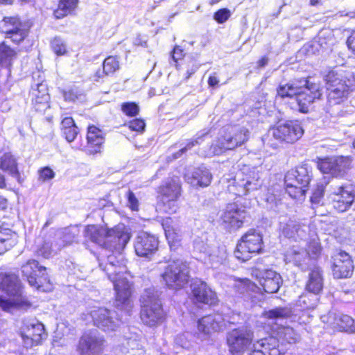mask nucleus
Listing matches in <instances>:
<instances>
[{
  "instance_id": "obj_1",
  "label": "nucleus",
  "mask_w": 355,
  "mask_h": 355,
  "mask_svg": "<svg viewBox=\"0 0 355 355\" xmlns=\"http://www.w3.org/2000/svg\"><path fill=\"white\" fill-rule=\"evenodd\" d=\"M85 236L104 250L98 258L99 267L114 284L115 306L129 313L132 308V285L122 277L125 266L114 254L121 255L131 237L129 230L123 224H119L112 229L90 225L85 229Z\"/></svg>"
},
{
  "instance_id": "obj_2",
  "label": "nucleus",
  "mask_w": 355,
  "mask_h": 355,
  "mask_svg": "<svg viewBox=\"0 0 355 355\" xmlns=\"http://www.w3.org/2000/svg\"><path fill=\"white\" fill-rule=\"evenodd\" d=\"M0 289L14 297L11 300L0 296V306L3 311H10L13 308L27 310L31 306V303L21 295V284L16 275L0 273Z\"/></svg>"
},
{
  "instance_id": "obj_3",
  "label": "nucleus",
  "mask_w": 355,
  "mask_h": 355,
  "mask_svg": "<svg viewBox=\"0 0 355 355\" xmlns=\"http://www.w3.org/2000/svg\"><path fill=\"white\" fill-rule=\"evenodd\" d=\"M141 320L148 327H155L160 324L164 319L159 293L154 288L146 289L140 297Z\"/></svg>"
},
{
  "instance_id": "obj_4",
  "label": "nucleus",
  "mask_w": 355,
  "mask_h": 355,
  "mask_svg": "<svg viewBox=\"0 0 355 355\" xmlns=\"http://www.w3.org/2000/svg\"><path fill=\"white\" fill-rule=\"evenodd\" d=\"M324 80L327 90V100L330 105L340 103L349 92L355 88L354 79L347 78L334 71H329L324 76Z\"/></svg>"
},
{
  "instance_id": "obj_5",
  "label": "nucleus",
  "mask_w": 355,
  "mask_h": 355,
  "mask_svg": "<svg viewBox=\"0 0 355 355\" xmlns=\"http://www.w3.org/2000/svg\"><path fill=\"white\" fill-rule=\"evenodd\" d=\"M311 170L307 164H302L291 169L285 175L287 193L293 198L304 196L311 181Z\"/></svg>"
},
{
  "instance_id": "obj_6",
  "label": "nucleus",
  "mask_w": 355,
  "mask_h": 355,
  "mask_svg": "<svg viewBox=\"0 0 355 355\" xmlns=\"http://www.w3.org/2000/svg\"><path fill=\"white\" fill-rule=\"evenodd\" d=\"M162 277L168 287L175 290L180 289L189 280L188 266L180 259L169 261Z\"/></svg>"
},
{
  "instance_id": "obj_7",
  "label": "nucleus",
  "mask_w": 355,
  "mask_h": 355,
  "mask_svg": "<svg viewBox=\"0 0 355 355\" xmlns=\"http://www.w3.org/2000/svg\"><path fill=\"white\" fill-rule=\"evenodd\" d=\"M262 236L254 230H250L241 238L234 252L236 258L245 262L253 254L260 253L262 250Z\"/></svg>"
},
{
  "instance_id": "obj_8",
  "label": "nucleus",
  "mask_w": 355,
  "mask_h": 355,
  "mask_svg": "<svg viewBox=\"0 0 355 355\" xmlns=\"http://www.w3.org/2000/svg\"><path fill=\"white\" fill-rule=\"evenodd\" d=\"M21 336L27 348L39 345L46 338L44 325L35 319H24L21 327Z\"/></svg>"
},
{
  "instance_id": "obj_9",
  "label": "nucleus",
  "mask_w": 355,
  "mask_h": 355,
  "mask_svg": "<svg viewBox=\"0 0 355 355\" xmlns=\"http://www.w3.org/2000/svg\"><path fill=\"white\" fill-rule=\"evenodd\" d=\"M300 89L297 97V103L301 112L306 113L309 106L315 99H320L322 93L318 84L308 79L300 80Z\"/></svg>"
},
{
  "instance_id": "obj_10",
  "label": "nucleus",
  "mask_w": 355,
  "mask_h": 355,
  "mask_svg": "<svg viewBox=\"0 0 355 355\" xmlns=\"http://www.w3.org/2000/svg\"><path fill=\"white\" fill-rule=\"evenodd\" d=\"M272 131L274 138L289 144L295 143L304 134L302 127L296 121H287L280 123L272 128Z\"/></svg>"
},
{
  "instance_id": "obj_11",
  "label": "nucleus",
  "mask_w": 355,
  "mask_h": 355,
  "mask_svg": "<svg viewBox=\"0 0 355 355\" xmlns=\"http://www.w3.org/2000/svg\"><path fill=\"white\" fill-rule=\"evenodd\" d=\"M0 30L7 39L16 44L23 41L28 35L26 25L15 17H4L0 23Z\"/></svg>"
},
{
  "instance_id": "obj_12",
  "label": "nucleus",
  "mask_w": 355,
  "mask_h": 355,
  "mask_svg": "<svg viewBox=\"0 0 355 355\" xmlns=\"http://www.w3.org/2000/svg\"><path fill=\"white\" fill-rule=\"evenodd\" d=\"M220 218L225 229L230 231L236 230L243 225L246 218V212L235 203L229 204Z\"/></svg>"
},
{
  "instance_id": "obj_13",
  "label": "nucleus",
  "mask_w": 355,
  "mask_h": 355,
  "mask_svg": "<svg viewBox=\"0 0 355 355\" xmlns=\"http://www.w3.org/2000/svg\"><path fill=\"white\" fill-rule=\"evenodd\" d=\"M248 136L249 131L245 128L228 127L220 141V148L224 150H233L246 142Z\"/></svg>"
},
{
  "instance_id": "obj_14",
  "label": "nucleus",
  "mask_w": 355,
  "mask_h": 355,
  "mask_svg": "<svg viewBox=\"0 0 355 355\" xmlns=\"http://www.w3.org/2000/svg\"><path fill=\"white\" fill-rule=\"evenodd\" d=\"M253 333L247 329H234L228 335L227 343L230 351L234 355L243 353L251 343Z\"/></svg>"
},
{
  "instance_id": "obj_15",
  "label": "nucleus",
  "mask_w": 355,
  "mask_h": 355,
  "mask_svg": "<svg viewBox=\"0 0 355 355\" xmlns=\"http://www.w3.org/2000/svg\"><path fill=\"white\" fill-rule=\"evenodd\" d=\"M104 343L97 332H87L80 338L78 350L80 355H97L103 350Z\"/></svg>"
},
{
  "instance_id": "obj_16",
  "label": "nucleus",
  "mask_w": 355,
  "mask_h": 355,
  "mask_svg": "<svg viewBox=\"0 0 355 355\" xmlns=\"http://www.w3.org/2000/svg\"><path fill=\"white\" fill-rule=\"evenodd\" d=\"M332 259V271L334 278L350 277L354 271V264L349 254L344 251H340L336 252Z\"/></svg>"
},
{
  "instance_id": "obj_17",
  "label": "nucleus",
  "mask_w": 355,
  "mask_h": 355,
  "mask_svg": "<svg viewBox=\"0 0 355 355\" xmlns=\"http://www.w3.org/2000/svg\"><path fill=\"white\" fill-rule=\"evenodd\" d=\"M254 275L259 279L260 285L266 293H277L282 283L279 274L272 270H260L256 268L253 270Z\"/></svg>"
},
{
  "instance_id": "obj_18",
  "label": "nucleus",
  "mask_w": 355,
  "mask_h": 355,
  "mask_svg": "<svg viewBox=\"0 0 355 355\" xmlns=\"http://www.w3.org/2000/svg\"><path fill=\"white\" fill-rule=\"evenodd\" d=\"M159 241L154 235L147 232H140L135 241V250L139 257H149L158 249Z\"/></svg>"
},
{
  "instance_id": "obj_19",
  "label": "nucleus",
  "mask_w": 355,
  "mask_h": 355,
  "mask_svg": "<svg viewBox=\"0 0 355 355\" xmlns=\"http://www.w3.org/2000/svg\"><path fill=\"white\" fill-rule=\"evenodd\" d=\"M94 323L104 331H113L119 324V319L114 317L115 313L105 308H97L91 311Z\"/></svg>"
},
{
  "instance_id": "obj_20",
  "label": "nucleus",
  "mask_w": 355,
  "mask_h": 355,
  "mask_svg": "<svg viewBox=\"0 0 355 355\" xmlns=\"http://www.w3.org/2000/svg\"><path fill=\"white\" fill-rule=\"evenodd\" d=\"M350 159L345 157H332L322 159L318 167L323 173H329L334 176L343 175L349 168Z\"/></svg>"
},
{
  "instance_id": "obj_21",
  "label": "nucleus",
  "mask_w": 355,
  "mask_h": 355,
  "mask_svg": "<svg viewBox=\"0 0 355 355\" xmlns=\"http://www.w3.org/2000/svg\"><path fill=\"white\" fill-rule=\"evenodd\" d=\"M334 207L340 212L347 211L355 200V193L351 187H338L331 194Z\"/></svg>"
},
{
  "instance_id": "obj_22",
  "label": "nucleus",
  "mask_w": 355,
  "mask_h": 355,
  "mask_svg": "<svg viewBox=\"0 0 355 355\" xmlns=\"http://www.w3.org/2000/svg\"><path fill=\"white\" fill-rule=\"evenodd\" d=\"M193 300L196 303L213 304L216 302V293L208 287L206 283L195 281L191 285Z\"/></svg>"
},
{
  "instance_id": "obj_23",
  "label": "nucleus",
  "mask_w": 355,
  "mask_h": 355,
  "mask_svg": "<svg viewBox=\"0 0 355 355\" xmlns=\"http://www.w3.org/2000/svg\"><path fill=\"white\" fill-rule=\"evenodd\" d=\"M277 347V339L274 336H269L254 343L249 355H279Z\"/></svg>"
},
{
  "instance_id": "obj_24",
  "label": "nucleus",
  "mask_w": 355,
  "mask_h": 355,
  "mask_svg": "<svg viewBox=\"0 0 355 355\" xmlns=\"http://www.w3.org/2000/svg\"><path fill=\"white\" fill-rule=\"evenodd\" d=\"M21 270L23 276L26 278L30 286L38 288L40 284L37 282V277L39 275H44L46 268L40 266L37 261L29 259L26 263L21 266Z\"/></svg>"
},
{
  "instance_id": "obj_25",
  "label": "nucleus",
  "mask_w": 355,
  "mask_h": 355,
  "mask_svg": "<svg viewBox=\"0 0 355 355\" xmlns=\"http://www.w3.org/2000/svg\"><path fill=\"white\" fill-rule=\"evenodd\" d=\"M223 325V318L220 315H208L198 320V330L205 335H208L222 330Z\"/></svg>"
},
{
  "instance_id": "obj_26",
  "label": "nucleus",
  "mask_w": 355,
  "mask_h": 355,
  "mask_svg": "<svg viewBox=\"0 0 355 355\" xmlns=\"http://www.w3.org/2000/svg\"><path fill=\"white\" fill-rule=\"evenodd\" d=\"M181 181L179 177L168 178L159 187V193L163 198L179 199L181 196Z\"/></svg>"
},
{
  "instance_id": "obj_27",
  "label": "nucleus",
  "mask_w": 355,
  "mask_h": 355,
  "mask_svg": "<svg viewBox=\"0 0 355 355\" xmlns=\"http://www.w3.org/2000/svg\"><path fill=\"white\" fill-rule=\"evenodd\" d=\"M212 175L205 167L195 168L191 174L186 175V180L193 187H205L209 185Z\"/></svg>"
},
{
  "instance_id": "obj_28",
  "label": "nucleus",
  "mask_w": 355,
  "mask_h": 355,
  "mask_svg": "<svg viewBox=\"0 0 355 355\" xmlns=\"http://www.w3.org/2000/svg\"><path fill=\"white\" fill-rule=\"evenodd\" d=\"M306 229L305 225H301L295 220H289L282 227V232L286 237L297 240L298 239H302L306 236Z\"/></svg>"
},
{
  "instance_id": "obj_29",
  "label": "nucleus",
  "mask_w": 355,
  "mask_h": 355,
  "mask_svg": "<svg viewBox=\"0 0 355 355\" xmlns=\"http://www.w3.org/2000/svg\"><path fill=\"white\" fill-rule=\"evenodd\" d=\"M261 184L257 171L255 168H252L249 174H247L246 179H243V182L238 185L236 194L239 196L246 195L250 191L257 190Z\"/></svg>"
},
{
  "instance_id": "obj_30",
  "label": "nucleus",
  "mask_w": 355,
  "mask_h": 355,
  "mask_svg": "<svg viewBox=\"0 0 355 355\" xmlns=\"http://www.w3.org/2000/svg\"><path fill=\"white\" fill-rule=\"evenodd\" d=\"M323 285L322 270L319 267H314L309 272L306 288L309 293L318 295L322 291Z\"/></svg>"
},
{
  "instance_id": "obj_31",
  "label": "nucleus",
  "mask_w": 355,
  "mask_h": 355,
  "mask_svg": "<svg viewBox=\"0 0 355 355\" xmlns=\"http://www.w3.org/2000/svg\"><path fill=\"white\" fill-rule=\"evenodd\" d=\"M274 334L276 336V338L279 342L282 343L294 344L300 340V336L295 332V331L290 327H277L274 330Z\"/></svg>"
},
{
  "instance_id": "obj_32",
  "label": "nucleus",
  "mask_w": 355,
  "mask_h": 355,
  "mask_svg": "<svg viewBox=\"0 0 355 355\" xmlns=\"http://www.w3.org/2000/svg\"><path fill=\"white\" fill-rule=\"evenodd\" d=\"M0 168L3 171L8 172L10 175L17 180L19 179L17 162L11 154L6 153L1 157Z\"/></svg>"
},
{
  "instance_id": "obj_33",
  "label": "nucleus",
  "mask_w": 355,
  "mask_h": 355,
  "mask_svg": "<svg viewBox=\"0 0 355 355\" xmlns=\"http://www.w3.org/2000/svg\"><path fill=\"white\" fill-rule=\"evenodd\" d=\"M300 80H295L291 83H286L284 85H280L277 89V94L282 98H295L297 101V97L298 92H300Z\"/></svg>"
},
{
  "instance_id": "obj_34",
  "label": "nucleus",
  "mask_w": 355,
  "mask_h": 355,
  "mask_svg": "<svg viewBox=\"0 0 355 355\" xmlns=\"http://www.w3.org/2000/svg\"><path fill=\"white\" fill-rule=\"evenodd\" d=\"M78 0H60L53 15L56 19H62L71 14L77 7Z\"/></svg>"
},
{
  "instance_id": "obj_35",
  "label": "nucleus",
  "mask_w": 355,
  "mask_h": 355,
  "mask_svg": "<svg viewBox=\"0 0 355 355\" xmlns=\"http://www.w3.org/2000/svg\"><path fill=\"white\" fill-rule=\"evenodd\" d=\"M165 231L166 239L171 247L175 246L181 240L180 232L177 228L169 224V220H166L162 224Z\"/></svg>"
},
{
  "instance_id": "obj_36",
  "label": "nucleus",
  "mask_w": 355,
  "mask_h": 355,
  "mask_svg": "<svg viewBox=\"0 0 355 355\" xmlns=\"http://www.w3.org/2000/svg\"><path fill=\"white\" fill-rule=\"evenodd\" d=\"M87 139L89 145L98 148L104 142V137L101 130L94 125L88 128Z\"/></svg>"
},
{
  "instance_id": "obj_37",
  "label": "nucleus",
  "mask_w": 355,
  "mask_h": 355,
  "mask_svg": "<svg viewBox=\"0 0 355 355\" xmlns=\"http://www.w3.org/2000/svg\"><path fill=\"white\" fill-rule=\"evenodd\" d=\"M263 315L270 320L285 319L291 315V310L287 307H277L265 311Z\"/></svg>"
},
{
  "instance_id": "obj_38",
  "label": "nucleus",
  "mask_w": 355,
  "mask_h": 355,
  "mask_svg": "<svg viewBox=\"0 0 355 355\" xmlns=\"http://www.w3.org/2000/svg\"><path fill=\"white\" fill-rule=\"evenodd\" d=\"M69 235L67 233H63L62 232H58L55 234V238L53 241H50L53 243V248L54 253L56 254L60 251L64 247L72 242L70 239Z\"/></svg>"
},
{
  "instance_id": "obj_39",
  "label": "nucleus",
  "mask_w": 355,
  "mask_h": 355,
  "mask_svg": "<svg viewBox=\"0 0 355 355\" xmlns=\"http://www.w3.org/2000/svg\"><path fill=\"white\" fill-rule=\"evenodd\" d=\"M16 57V52L6 45L4 43L0 45V64L8 66Z\"/></svg>"
},
{
  "instance_id": "obj_40",
  "label": "nucleus",
  "mask_w": 355,
  "mask_h": 355,
  "mask_svg": "<svg viewBox=\"0 0 355 355\" xmlns=\"http://www.w3.org/2000/svg\"><path fill=\"white\" fill-rule=\"evenodd\" d=\"M321 251V247L317 241H312L309 243L308 248L306 252L302 250L301 252H298L296 255H299V259L295 258V261L296 262H299V265L301 263L302 259L301 257H304L306 254H309L310 256L316 257L318 256Z\"/></svg>"
},
{
  "instance_id": "obj_41",
  "label": "nucleus",
  "mask_w": 355,
  "mask_h": 355,
  "mask_svg": "<svg viewBox=\"0 0 355 355\" xmlns=\"http://www.w3.org/2000/svg\"><path fill=\"white\" fill-rule=\"evenodd\" d=\"M103 68V73L112 74L119 69V62L115 57L110 56L104 60Z\"/></svg>"
},
{
  "instance_id": "obj_42",
  "label": "nucleus",
  "mask_w": 355,
  "mask_h": 355,
  "mask_svg": "<svg viewBox=\"0 0 355 355\" xmlns=\"http://www.w3.org/2000/svg\"><path fill=\"white\" fill-rule=\"evenodd\" d=\"M12 232L0 225V254L7 250V243L10 241Z\"/></svg>"
},
{
  "instance_id": "obj_43",
  "label": "nucleus",
  "mask_w": 355,
  "mask_h": 355,
  "mask_svg": "<svg viewBox=\"0 0 355 355\" xmlns=\"http://www.w3.org/2000/svg\"><path fill=\"white\" fill-rule=\"evenodd\" d=\"M36 253L38 256L44 258H49L54 253L53 243L50 241H44L41 245H39Z\"/></svg>"
},
{
  "instance_id": "obj_44",
  "label": "nucleus",
  "mask_w": 355,
  "mask_h": 355,
  "mask_svg": "<svg viewBox=\"0 0 355 355\" xmlns=\"http://www.w3.org/2000/svg\"><path fill=\"white\" fill-rule=\"evenodd\" d=\"M338 324L345 331L353 332L355 330L354 320L347 315H341Z\"/></svg>"
},
{
  "instance_id": "obj_45",
  "label": "nucleus",
  "mask_w": 355,
  "mask_h": 355,
  "mask_svg": "<svg viewBox=\"0 0 355 355\" xmlns=\"http://www.w3.org/2000/svg\"><path fill=\"white\" fill-rule=\"evenodd\" d=\"M178 200V199H168L162 198L163 211L169 214L175 213L178 208L177 204Z\"/></svg>"
},
{
  "instance_id": "obj_46",
  "label": "nucleus",
  "mask_w": 355,
  "mask_h": 355,
  "mask_svg": "<svg viewBox=\"0 0 355 355\" xmlns=\"http://www.w3.org/2000/svg\"><path fill=\"white\" fill-rule=\"evenodd\" d=\"M267 208L273 211H277L279 206L282 204L281 200L277 198L273 193H268L265 198Z\"/></svg>"
},
{
  "instance_id": "obj_47",
  "label": "nucleus",
  "mask_w": 355,
  "mask_h": 355,
  "mask_svg": "<svg viewBox=\"0 0 355 355\" xmlns=\"http://www.w3.org/2000/svg\"><path fill=\"white\" fill-rule=\"evenodd\" d=\"M253 286L254 285L248 279L237 281L234 284L236 291L240 294L248 293Z\"/></svg>"
},
{
  "instance_id": "obj_48",
  "label": "nucleus",
  "mask_w": 355,
  "mask_h": 355,
  "mask_svg": "<svg viewBox=\"0 0 355 355\" xmlns=\"http://www.w3.org/2000/svg\"><path fill=\"white\" fill-rule=\"evenodd\" d=\"M121 110L126 115L133 116L138 114L139 107L135 103H124L121 105Z\"/></svg>"
},
{
  "instance_id": "obj_49",
  "label": "nucleus",
  "mask_w": 355,
  "mask_h": 355,
  "mask_svg": "<svg viewBox=\"0 0 355 355\" xmlns=\"http://www.w3.org/2000/svg\"><path fill=\"white\" fill-rule=\"evenodd\" d=\"M63 96L65 101L75 102L81 99L83 94L78 89H71L63 92Z\"/></svg>"
},
{
  "instance_id": "obj_50",
  "label": "nucleus",
  "mask_w": 355,
  "mask_h": 355,
  "mask_svg": "<svg viewBox=\"0 0 355 355\" xmlns=\"http://www.w3.org/2000/svg\"><path fill=\"white\" fill-rule=\"evenodd\" d=\"M51 46L57 55H63L66 52L65 45L60 38H54L51 42Z\"/></svg>"
},
{
  "instance_id": "obj_51",
  "label": "nucleus",
  "mask_w": 355,
  "mask_h": 355,
  "mask_svg": "<svg viewBox=\"0 0 355 355\" xmlns=\"http://www.w3.org/2000/svg\"><path fill=\"white\" fill-rule=\"evenodd\" d=\"M324 193V186L323 184H318L316 188L313 192L311 201L314 203H318Z\"/></svg>"
},
{
  "instance_id": "obj_52",
  "label": "nucleus",
  "mask_w": 355,
  "mask_h": 355,
  "mask_svg": "<svg viewBox=\"0 0 355 355\" xmlns=\"http://www.w3.org/2000/svg\"><path fill=\"white\" fill-rule=\"evenodd\" d=\"M201 139H202V137H198L197 139H193L191 141H189L186 145V146H184V148H182V149L178 150L177 153L173 154V159H177V158L180 157L182 154L186 153L189 149H191L194 146L200 144L199 141L201 140Z\"/></svg>"
},
{
  "instance_id": "obj_53",
  "label": "nucleus",
  "mask_w": 355,
  "mask_h": 355,
  "mask_svg": "<svg viewBox=\"0 0 355 355\" xmlns=\"http://www.w3.org/2000/svg\"><path fill=\"white\" fill-rule=\"evenodd\" d=\"M78 133V129L76 125L71 127L70 128L64 129V130H62V134L69 142L73 141L76 139Z\"/></svg>"
},
{
  "instance_id": "obj_54",
  "label": "nucleus",
  "mask_w": 355,
  "mask_h": 355,
  "mask_svg": "<svg viewBox=\"0 0 355 355\" xmlns=\"http://www.w3.org/2000/svg\"><path fill=\"white\" fill-rule=\"evenodd\" d=\"M230 16V12L228 9L223 8L218 10L214 14V19L218 23H223L226 21Z\"/></svg>"
},
{
  "instance_id": "obj_55",
  "label": "nucleus",
  "mask_w": 355,
  "mask_h": 355,
  "mask_svg": "<svg viewBox=\"0 0 355 355\" xmlns=\"http://www.w3.org/2000/svg\"><path fill=\"white\" fill-rule=\"evenodd\" d=\"M55 173L49 167H44L39 171V179L43 182L54 178Z\"/></svg>"
},
{
  "instance_id": "obj_56",
  "label": "nucleus",
  "mask_w": 355,
  "mask_h": 355,
  "mask_svg": "<svg viewBox=\"0 0 355 355\" xmlns=\"http://www.w3.org/2000/svg\"><path fill=\"white\" fill-rule=\"evenodd\" d=\"M298 304L304 309H313L314 308L315 303L311 302L309 299V295L304 294L299 297L297 301Z\"/></svg>"
},
{
  "instance_id": "obj_57",
  "label": "nucleus",
  "mask_w": 355,
  "mask_h": 355,
  "mask_svg": "<svg viewBox=\"0 0 355 355\" xmlns=\"http://www.w3.org/2000/svg\"><path fill=\"white\" fill-rule=\"evenodd\" d=\"M127 198L129 207L133 211L138 210L139 201L132 191L128 190Z\"/></svg>"
},
{
  "instance_id": "obj_58",
  "label": "nucleus",
  "mask_w": 355,
  "mask_h": 355,
  "mask_svg": "<svg viewBox=\"0 0 355 355\" xmlns=\"http://www.w3.org/2000/svg\"><path fill=\"white\" fill-rule=\"evenodd\" d=\"M145 123L142 119H136L129 123V128L132 130L142 132L145 128Z\"/></svg>"
},
{
  "instance_id": "obj_59",
  "label": "nucleus",
  "mask_w": 355,
  "mask_h": 355,
  "mask_svg": "<svg viewBox=\"0 0 355 355\" xmlns=\"http://www.w3.org/2000/svg\"><path fill=\"white\" fill-rule=\"evenodd\" d=\"M61 125H62V131L64 130V129L70 128L71 127L76 125L74 121L71 117L64 118L62 121Z\"/></svg>"
},
{
  "instance_id": "obj_60",
  "label": "nucleus",
  "mask_w": 355,
  "mask_h": 355,
  "mask_svg": "<svg viewBox=\"0 0 355 355\" xmlns=\"http://www.w3.org/2000/svg\"><path fill=\"white\" fill-rule=\"evenodd\" d=\"M128 345L130 347V349L133 353V355H136V354L134 353L135 351L136 350L139 351L137 355H141L143 354V349L141 348L138 347L139 344L137 343V341L130 340L128 342Z\"/></svg>"
},
{
  "instance_id": "obj_61",
  "label": "nucleus",
  "mask_w": 355,
  "mask_h": 355,
  "mask_svg": "<svg viewBox=\"0 0 355 355\" xmlns=\"http://www.w3.org/2000/svg\"><path fill=\"white\" fill-rule=\"evenodd\" d=\"M182 49L180 46H175L172 55V58L175 62H177L182 56Z\"/></svg>"
},
{
  "instance_id": "obj_62",
  "label": "nucleus",
  "mask_w": 355,
  "mask_h": 355,
  "mask_svg": "<svg viewBox=\"0 0 355 355\" xmlns=\"http://www.w3.org/2000/svg\"><path fill=\"white\" fill-rule=\"evenodd\" d=\"M347 44L349 49L355 53V33L350 35L347 40Z\"/></svg>"
},
{
  "instance_id": "obj_63",
  "label": "nucleus",
  "mask_w": 355,
  "mask_h": 355,
  "mask_svg": "<svg viewBox=\"0 0 355 355\" xmlns=\"http://www.w3.org/2000/svg\"><path fill=\"white\" fill-rule=\"evenodd\" d=\"M198 64H193L191 68L188 69L187 71L186 79H189L191 75L194 74L198 69Z\"/></svg>"
},
{
  "instance_id": "obj_64",
  "label": "nucleus",
  "mask_w": 355,
  "mask_h": 355,
  "mask_svg": "<svg viewBox=\"0 0 355 355\" xmlns=\"http://www.w3.org/2000/svg\"><path fill=\"white\" fill-rule=\"evenodd\" d=\"M218 79L215 76H210L208 80V84L211 87H214L218 85Z\"/></svg>"
}]
</instances>
